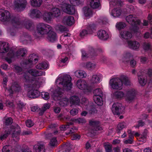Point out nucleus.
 Segmentation results:
<instances>
[{"mask_svg": "<svg viewBox=\"0 0 152 152\" xmlns=\"http://www.w3.org/2000/svg\"><path fill=\"white\" fill-rule=\"evenodd\" d=\"M72 78L70 75L66 74H60L58 77L55 81L56 84L57 86L54 91L53 88L50 89L51 95L55 100L58 101L59 104L62 106L67 105L69 102L72 104H79L80 99L76 96L70 97L69 100L65 98L62 95V91L64 89L67 91L70 90L72 88V84L71 81Z\"/></svg>", "mask_w": 152, "mask_h": 152, "instance_id": "nucleus-1", "label": "nucleus"}, {"mask_svg": "<svg viewBox=\"0 0 152 152\" xmlns=\"http://www.w3.org/2000/svg\"><path fill=\"white\" fill-rule=\"evenodd\" d=\"M45 72L38 70L35 69H31L28 72L23 74V81L24 83L25 87L28 90L27 96L30 98H35L38 97L40 95L39 91L35 88H38L41 86L45 83V79L41 77L38 79L31 78L30 76L34 77L44 75Z\"/></svg>", "mask_w": 152, "mask_h": 152, "instance_id": "nucleus-2", "label": "nucleus"}, {"mask_svg": "<svg viewBox=\"0 0 152 152\" xmlns=\"http://www.w3.org/2000/svg\"><path fill=\"white\" fill-rule=\"evenodd\" d=\"M37 33L41 35L46 34L47 39L51 42L56 41L57 39L55 32L53 31L52 27L49 25L43 23H39L36 27Z\"/></svg>", "mask_w": 152, "mask_h": 152, "instance_id": "nucleus-3", "label": "nucleus"}, {"mask_svg": "<svg viewBox=\"0 0 152 152\" xmlns=\"http://www.w3.org/2000/svg\"><path fill=\"white\" fill-rule=\"evenodd\" d=\"M128 85L130 84V81L128 77L125 75H121L120 78H113L109 81V86L112 89L121 90L123 88V84Z\"/></svg>", "mask_w": 152, "mask_h": 152, "instance_id": "nucleus-4", "label": "nucleus"}, {"mask_svg": "<svg viewBox=\"0 0 152 152\" xmlns=\"http://www.w3.org/2000/svg\"><path fill=\"white\" fill-rule=\"evenodd\" d=\"M20 128L17 124H15L14 126H12L10 129L7 131V130L4 129V131L0 133V139L3 140L6 138L9 135H12L13 140L17 141L19 139V135L20 133Z\"/></svg>", "mask_w": 152, "mask_h": 152, "instance_id": "nucleus-5", "label": "nucleus"}, {"mask_svg": "<svg viewBox=\"0 0 152 152\" xmlns=\"http://www.w3.org/2000/svg\"><path fill=\"white\" fill-rule=\"evenodd\" d=\"M135 92L134 89H131L127 91L125 95L122 91H117L113 94V96L119 99H121L125 98L126 101L128 102H130L134 99Z\"/></svg>", "mask_w": 152, "mask_h": 152, "instance_id": "nucleus-6", "label": "nucleus"}, {"mask_svg": "<svg viewBox=\"0 0 152 152\" xmlns=\"http://www.w3.org/2000/svg\"><path fill=\"white\" fill-rule=\"evenodd\" d=\"M139 30L137 27L134 26L133 27L131 32L126 31L123 30L119 32V37L121 39H131L132 37V33L137 34L139 32Z\"/></svg>", "mask_w": 152, "mask_h": 152, "instance_id": "nucleus-7", "label": "nucleus"}, {"mask_svg": "<svg viewBox=\"0 0 152 152\" xmlns=\"http://www.w3.org/2000/svg\"><path fill=\"white\" fill-rule=\"evenodd\" d=\"M26 53V50L25 49L22 48L18 50L17 52L14 54L12 50H10L7 54V57H5V59L9 63H10L12 62L11 58L14 57L16 56L19 57V56H24Z\"/></svg>", "mask_w": 152, "mask_h": 152, "instance_id": "nucleus-8", "label": "nucleus"}, {"mask_svg": "<svg viewBox=\"0 0 152 152\" xmlns=\"http://www.w3.org/2000/svg\"><path fill=\"white\" fill-rule=\"evenodd\" d=\"M93 99L95 103L98 105L101 106L103 104L102 97L103 93L100 88H97L93 91Z\"/></svg>", "mask_w": 152, "mask_h": 152, "instance_id": "nucleus-9", "label": "nucleus"}, {"mask_svg": "<svg viewBox=\"0 0 152 152\" xmlns=\"http://www.w3.org/2000/svg\"><path fill=\"white\" fill-rule=\"evenodd\" d=\"M59 7L64 12L70 15H73L75 12V7L65 1H63L62 3L60 4Z\"/></svg>", "mask_w": 152, "mask_h": 152, "instance_id": "nucleus-10", "label": "nucleus"}, {"mask_svg": "<svg viewBox=\"0 0 152 152\" xmlns=\"http://www.w3.org/2000/svg\"><path fill=\"white\" fill-rule=\"evenodd\" d=\"M76 86L79 89L85 92H90L92 89V87L89 86L86 81L84 80H78L76 82Z\"/></svg>", "mask_w": 152, "mask_h": 152, "instance_id": "nucleus-11", "label": "nucleus"}, {"mask_svg": "<svg viewBox=\"0 0 152 152\" xmlns=\"http://www.w3.org/2000/svg\"><path fill=\"white\" fill-rule=\"evenodd\" d=\"M12 23L16 28H20L23 26L29 29H30L31 27H33V25L32 22L30 21H21L19 20L16 19L13 21Z\"/></svg>", "mask_w": 152, "mask_h": 152, "instance_id": "nucleus-12", "label": "nucleus"}, {"mask_svg": "<svg viewBox=\"0 0 152 152\" xmlns=\"http://www.w3.org/2000/svg\"><path fill=\"white\" fill-rule=\"evenodd\" d=\"M26 4V0H15L14 4L15 9L18 11L23 10Z\"/></svg>", "mask_w": 152, "mask_h": 152, "instance_id": "nucleus-13", "label": "nucleus"}, {"mask_svg": "<svg viewBox=\"0 0 152 152\" xmlns=\"http://www.w3.org/2000/svg\"><path fill=\"white\" fill-rule=\"evenodd\" d=\"M126 20L130 24L134 26L133 27L136 26L139 29V28L136 26L140 24V21L137 19L135 16L132 15H129L126 17Z\"/></svg>", "mask_w": 152, "mask_h": 152, "instance_id": "nucleus-14", "label": "nucleus"}, {"mask_svg": "<svg viewBox=\"0 0 152 152\" xmlns=\"http://www.w3.org/2000/svg\"><path fill=\"white\" fill-rule=\"evenodd\" d=\"M124 109L121 104L118 103H114L112 108V111L115 115H118L121 113L122 110Z\"/></svg>", "mask_w": 152, "mask_h": 152, "instance_id": "nucleus-15", "label": "nucleus"}, {"mask_svg": "<svg viewBox=\"0 0 152 152\" xmlns=\"http://www.w3.org/2000/svg\"><path fill=\"white\" fill-rule=\"evenodd\" d=\"M38 61V57L37 55L35 54H32L30 55L26 61L25 64L27 66H30L33 64H35Z\"/></svg>", "mask_w": 152, "mask_h": 152, "instance_id": "nucleus-16", "label": "nucleus"}, {"mask_svg": "<svg viewBox=\"0 0 152 152\" xmlns=\"http://www.w3.org/2000/svg\"><path fill=\"white\" fill-rule=\"evenodd\" d=\"M102 75L100 73H96L91 76L90 82L91 84H97L102 81Z\"/></svg>", "mask_w": 152, "mask_h": 152, "instance_id": "nucleus-17", "label": "nucleus"}, {"mask_svg": "<svg viewBox=\"0 0 152 152\" xmlns=\"http://www.w3.org/2000/svg\"><path fill=\"white\" fill-rule=\"evenodd\" d=\"M10 14L7 11L3 9H0V20L3 22L8 21L10 18Z\"/></svg>", "mask_w": 152, "mask_h": 152, "instance_id": "nucleus-18", "label": "nucleus"}, {"mask_svg": "<svg viewBox=\"0 0 152 152\" xmlns=\"http://www.w3.org/2000/svg\"><path fill=\"white\" fill-rule=\"evenodd\" d=\"M96 26L92 24L88 27L86 29L83 30L80 33V35L83 37L88 34H91L96 30Z\"/></svg>", "mask_w": 152, "mask_h": 152, "instance_id": "nucleus-19", "label": "nucleus"}, {"mask_svg": "<svg viewBox=\"0 0 152 152\" xmlns=\"http://www.w3.org/2000/svg\"><path fill=\"white\" fill-rule=\"evenodd\" d=\"M20 89V87L19 85L16 82L14 83L13 84L11 88L7 89L5 91L7 93V95H10L13 93L14 92L18 91Z\"/></svg>", "mask_w": 152, "mask_h": 152, "instance_id": "nucleus-20", "label": "nucleus"}, {"mask_svg": "<svg viewBox=\"0 0 152 152\" xmlns=\"http://www.w3.org/2000/svg\"><path fill=\"white\" fill-rule=\"evenodd\" d=\"M109 33L105 31L101 30L98 31L97 35L98 37L102 40H106L109 37Z\"/></svg>", "mask_w": 152, "mask_h": 152, "instance_id": "nucleus-21", "label": "nucleus"}, {"mask_svg": "<svg viewBox=\"0 0 152 152\" xmlns=\"http://www.w3.org/2000/svg\"><path fill=\"white\" fill-rule=\"evenodd\" d=\"M74 18L72 16H67L64 17L62 22L64 24L69 26H71L74 23Z\"/></svg>", "mask_w": 152, "mask_h": 152, "instance_id": "nucleus-22", "label": "nucleus"}, {"mask_svg": "<svg viewBox=\"0 0 152 152\" xmlns=\"http://www.w3.org/2000/svg\"><path fill=\"white\" fill-rule=\"evenodd\" d=\"M128 47L133 50H137L140 47V44L137 42L135 41L129 40L127 41Z\"/></svg>", "mask_w": 152, "mask_h": 152, "instance_id": "nucleus-23", "label": "nucleus"}, {"mask_svg": "<svg viewBox=\"0 0 152 152\" xmlns=\"http://www.w3.org/2000/svg\"><path fill=\"white\" fill-rule=\"evenodd\" d=\"M9 50L8 43L5 42H0V53H5Z\"/></svg>", "mask_w": 152, "mask_h": 152, "instance_id": "nucleus-24", "label": "nucleus"}, {"mask_svg": "<svg viewBox=\"0 0 152 152\" xmlns=\"http://www.w3.org/2000/svg\"><path fill=\"white\" fill-rule=\"evenodd\" d=\"M41 12L37 9H33L30 11L29 15L32 18H39L41 16Z\"/></svg>", "mask_w": 152, "mask_h": 152, "instance_id": "nucleus-25", "label": "nucleus"}, {"mask_svg": "<svg viewBox=\"0 0 152 152\" xmlns=\"http://www.w3.org/2000/svg\"><path fill=\"white\" fill-rule=\"evenodd\" d=\"M90 5L93 9H100L101 8L99 0H91Z\"/></svg>", "mask_w": 152, "mask_h": 152, "instance_id": "nucleus-26", "label": "nucleus"}, {"mask_svg": "<svg viewBox=\"0 0 152 152\" xmlns=\"http://www.w3.org/2000/svg\"><path fill=\"white\" fill-rule=\"evenodd\" d=\"M74 73L76 77L79 78H83L86 76L85 72L82 70H77L74 72Z\"/></svg>", "mask_w": 152, "mask_h": 152, "instance_id": "nucleus-27", "label": "nucleus"}, {"mask_svg": "<svg viewBox=\"0 0 152 152\" xmlns=\"http://www.w3.org/2000/svg\"><path fill=\"white\" fill-rule=\"evenodd\" d=\"M99 122L94 120H91L89 121V124L90 126L94 127L95 131L101 130L102 129V127L99 126Z\"/></svg>", "mask_w": 152, "mask_h": 152, "instance_id": "nucleus-28", "label": "nucleus"}, {"mask_svg": "<svg viewBox=\"0 0 152 152\" xmlns=\"http://www.w3.org/2000/svg\"><path fill=\"white\" fill-rule=\"evenodd\" d=\"M122 13L121 9L119 8H115L113 9L110 12L111 15L114 18H116L120 16Z\"/></svg>", "mask_w": 152, "mask_h": 152, "instance_id": "nucleus-29", "label": "nucleus"}, {"mask_svg": "<svg viewBox=\"0 0 152 152\" xmlns=\"http://www.w3.org/2000/svg\"><path fill=\"white\" fill-rule=\"evenodd\" d=\"M52 17H57L61 15V12L59 9L56 8H52L50 12Z\"/></svg>", "mask_w": 152, "mask_h": 152, "instance_id": "nucleus-30", "label": "nucleus"}, {"mask_svg": "<svg viewBox=\"0 0 152 152\" xmlns=\"http://www.w3.org/2000/svg\"><path fill=\"white\" fill-rule=\"evenodd\" d=\"M55 28L57 31L60 33H66L68 31L65 27L60 24L56 25Z\"/></svg>", "mask_w": 152, "mask_h": 152, "instance_id": "nucleus-31", "label": "nucleus"}, {"mask_svg": "<svg viewBox=\"0 0 152 152\" xmlns=\"http://www.w3.org/2000/svg\"><path fill=\"white\" fill-rule=\"evenodd\" d=\"M52 17L50 12H44L42 16L43 20L47 23H49L50 22Z\"/></svg>", "mask_w": 152, "mask_h": 152, "instance_id": "nucleus-32", "label": "nucleus"}, {"mask_svg": "<svg viewBox=\"0 0 152 152\" xmlns=\"http://www.w3.org/2000/svg\"><path fill=\"white\" fill-rule=\"evenodd\" d=\"M84 14L87 18H90L92 15V11L91 9L88 7H85L83 8Z\"/></svg>", "mask_w": 152, "mask_h": 152, "instance_id": "nucleus-33", "label": "nucleus"}, {"mask_svg": "<svg viewBox=\"0 0 152 152\" xmlns=\"http://www.w3.org/2000/svg\"><path fill=\"white\" fill-rule=\"evenodd\" d=\"M30 2L32 6L39 7L41 5L42 1V0H30Z\"/></svg>", "mask_w": 152, "mask_h": 152, "instance_id": "nucleus-34", "label": "nucleus"}, {"mask_svg": "<svg viewBox=\"0 0 152 152\" xmlns=\"http://www.w3.org/2000/svg\"><path fill=\"white\" fill-rule=\"evenodd\" d=\"M48 63L45 62L39 63L36 66V68L39 69H45L48 68Z\"/></svg>", "mask_w": 152, "mask_h": 152, "instance_id": "nucleus-35", "label": "nucleus"}, {"mask_svg": "<svg viewBox=\"0 0 152 152\" xmlns=\"http://www.w3.org/2000/svg\"><path fill=\"white\" fill-rule=\"evenodd\" d=\"M34 148L36 152H45V149L43 145L38 144L35 145Z\"/></svg>", "mask_w": 152, "mask_h": 152, "instance_id": "nucleus-36", "label": "nucleus"}, {"mask_svg": "<svg viewBox=\"0 0 152 152\" xmlns=\"http://www.w3.org/2000/svg\"><path fill=\"white\" fill-rule=\"evenodd\" d=\"M126 26V23L122 22H117L115 25L116 28L119 30L124 28Z\"/></svg>", "mask_w": 152, "mask_h": 152, "instance_id": "nucleus-37", "label": "nucleus"}, {"mask_svg": "<svg viewBox=\"0 0 152 152\" xmlns=\"http://www.w3.org/2000/svg\"><path fill=\"white\" fill-rule=\"evenodd\" d=\"M104 146L106 152H112V145L109 142H107L104 143Z\"/></svg>", "mask_w": 152, "mask_h": 152, "instance_id": "nucleus-38", "label": "nucleus"}, {"mask_svg": "<svg viewBox=\"0 0 152 152\" xmlns=\"http://www.w3.org/2000/svg\"><path fill=\"white\" fill-rule=\"evenodd\" d=\"M84 67L89 70H91L96 67V65L95 63L87 62L84 66Z\"/></svg>", "mask_w": 152, "mask_h": 152, "instance_id": "nucleus-39", "label": "nucleus"}, {"mask_svg": "<svg viewBox=\"0 0 152 152\" xmlns=\"http://www.w3.org/2000/svg\"><path fill=\"white\" fill-rule=\"evenodd\" d=\"M82 107L86 110H88V107L89 106H88V100L85 98H83L82 100Z\"/></svg>", "mask_w": 152, "mask_h": 152, "instance_id": "nucleus-40", "label": "nucleus"}, {"mask_svg": "<svg viewBox=\"0 0 152 152\" xmlns=\"http://www.w3.org/2000/svg\"><path fill=\"white\" fill-rule=\"evenodd\" d=\"M127 132L129 134V136L130 137L134 138V136L136 137L139 136V134L137 132H135L134 131L132 132L130 130L128 129Z\"/></svg>", "mask_w": 152, "mask_h": 152, "instance_id": "nucleus-41", "label": "nucleus"}, {"mask_svg": "<svg viewBox=\"0 0 152 152\" xmlns=\"http://www.w3.org/2000/svg\"><path fill=\"white\" fill-rule=\"evenodd\" d=\"M132 55L131 53L129 52H126L124 54L122 58V60L124 61L126 60L127 61L129 58L132 57Z\"/></svg>", "mask_w": 152, "mask_h": 152, "instance_id": "nucleus-42", "label": "nucleus"}, {"mask_svg": "<svg viewBox=\"0 0 152 152\" xmlns=\"http://www.w3.org/2000/svg\"><path fill=\"white\" fill-rule=\"evenodd\" d=\"M72 123H67L66 125H62L60 127V129L61 131H65L67 129L70 127V126L72 125Z\"/></svg>", "mask_w": 152, "mask_h": 152, "instance_id": "nucleus-43", "label": "nucleus"}, {"mask_svg": "<svg viewBox=\"0 0 152 152\" xmlns=\"http://www.w3.org/2000/svg\"><path fill=\"white\" fill-rule=\"evenodd\" d=\"M70 34L69 33H67L66 34H64L61 36L60 37V40L64 45H67V41L65 39L64 37L67 36H70Z\"/></svg>", "mask_w": 152, "mask_h": 152, "instance_id": "nucleus-44", "label": "nucleus"}, {"mask_svg": "<svg viewBox=\"0 0 152 152\" xmlns=\"http://www.w3.org/2000/svg\"><path fill=\"white\" fill-rule=\"evenodd\" d=\"M50 145L53 147L56 145L58 144V142L56 137H53L50 140Z\"/></svg>", "mask_w": 152, "mask_h": 152, "instance_id": "nucleus-45", "label": "nucleus"}, {"mask_svg": "<svg viewBox=\"0 0 152 152\" xmlns=\"http://www.w3.org/2000/svg\"><path fill=\"white\" fill-rule=\"evenodd\" d=\"M72 120L73 121L79 124H83L86 122V120L85 119L80 118L77 119L73 118Z\"/></svg>", "mask_w": 152, "mask_h": 152, "instance_id": "nucleus-46", "label": "nucleus"}, {"mask_svg": "<svg viewBox=\"0 0 152 152\" xmlns=\"http://www.w3.org/2000/svg\"><path fill=\"white\" fill-rule=\"evenodd\" d=\"M11 146L10 145L4 146L2 149V152H11L12 150Z\"/></svg>", "mask_w": 152, "mask_h": 152, "instance_id": "nucleus-47", "label": "nucleus"}, {"mask_svg": "<svg viewBox=\"0 0 152 152\" xmlns=\"http://www.w3.org/2000/svg\"><path fill=\"white\" fill-rule=\"evenodd\" d=\"M13 122L12 118L10 117L6 118L4 121V124L6 126H8L11 124Z\"/></svg>", "mask_w": 152, "mask_h": 152, "instance_id": "nucleus-48", "label": "nucleus"}, {"mask_svg": "<svg viewBox=\"0 0 152 152\" xmlns=\"http://www.w3.org/2000/svg\"><path fill=\"white\" fill-rule=\"evenodd\" d=\"M127 126L126 124L124 122H122L119 124L117 126V129L118 130H121Z\"/></svg>", "mask_w": 152, "mask_h": 152, "instance_id": "nucleus-49", "label": "nucleus"}, {"mask_svg": "<svg viewBox=\"0 0 152 152\" xmlns=\"http://www.w3.org/2000/svg\"><path fill=\"white\" fill-rule=\"evenodd\" d=\"M81 53L82 58L83 60L84 61L86 60L89 57L88 54H87L84 50H82Z\"/></svg>", "mask_w": 152, "mask_h": 152, "instance_id": "nucleus-50", "label": "nucleus"}, {"mask_svg": "<svg viewBox=\"0 0 152 152\" xmlns=\"http://www.w3.org/2000/svg\"><path fill=\"white\" fill-rule=\"evenodd\" d=\"M41 95L42 97L45 100L48 99L50 97L49 94L47 92H42L41 93Z\"/></svg>", "mask_w": 152, "mask_h": 152, "instance_id": "nucleus-51", "label": "nucleus"}, {"mask_svg": "<svg viewBox=\"0 0 152 152\" xmlns=\"http://www.w3.org/2000/svg\"><path fill=\"white\" fill-rule=\"evenodd\" d=\"M139 83L141 86H144L146 84V81L143 79L142 76L138 75Z\"/></svg>", "mask_w": 152, "mask_h": 152, "instance_id": "nucleus-52", "label": "nucleus"}, {"mask_svg": "<svg viewBox=\"0 0 152 152\" xmlns=\"http://www.w3.org/2000/svg\"><path fill=\"white\" fill-rule=\"evenodd\" d=\"M82 0H69L71 4L74 6L79 5L80 4Z\"/></svg>", "mask_w": 152, "mask_h": 152, "instance_id": "nucleus-53", "label": "nucleus"}, {"mask_svg": "<svg viewBox=\"0 0 152 152\" xmlns=\"http://www.w3.org/2000/svg\"><path fill=\"white\" fill-rule=\"evenodd\" d=\"M50 105L48 103L44 104L41 108V111L42 113H44L47 109L50 108Z\"/></svg>", "mask_w": 152, "mask_h": 152, "instance_id": "nucleus-54", "label": "nucleus"}, {"mask_svg": "<svg viewBox=\"0 0 152 152\" xmlns=\"http://www.w3.org/2000/svg\"><path fill=\"white\" fill-rule=\"evenodd\" d=\"M129 137V139L125 140L124 142L125 144H131L132 143L133 140V137Z\"/></svg>", "mask_w": 152, "mask_h": 152, "instance_id": "nucleus-55", "label": "nucleus"}, {"mask_svg": "<svg viewBox=\"0 0 152 152\" xmlns=\"http://www.w3.org/2000/svg\"><path fill=\"white\" fill-rule=\"evenodd\" d=\"M117 4V1L116 0H110V9L113 7V6L116 5Z\"/></svg>", "mask_w": 152, "mask_h": 152, "instance_id": "nucleus-56", "label": "nucleus"}, {"mask_svg": "<svg viewBox=\"0 0 152 152\" xmlns=\"http://www.w3.org/2000/svg\"><path fill=\"white\" fill-rule=\"evenodd\" d=\"M26 126L28 127H30L34 125V123L30 120H27L26 122Z\"/></svg>", "mask_w": 152, "mask_h": 152, "instance_id": "nucleus-57", "label": "nucleus"}, {"mask_svg": "<svg viewBox=\"0 0 152 152\" xmlns=\"http://www.w3.org/2000/svg\"><path fill=\"white\" fill-rule=\"evenodd\" d=\"M77 128L75 127H73L70 129L69 132L66 133V135H68L69 134H72L75 132V131L77 130Z\"/></svg>", "mask_w": 152, "mask_h": 152, "instance_id": "nucleus-58", "label": "nucleus"}, {"mask_svg": "<svg viewBox=\"0 0 152 152\" xmlns=\"http://www.w3.org/2000/svg\"><path fill=\"white\" fill-rule=\"evenodd\" d=\"M68 58L66 56H62L60 59V61L61 63H64L68 61Z\"/></svg>", "mask_w": 152, "mask_h": 152, "instance_id": "nucleus-59", "label": "nucleus"}, {"mask_svg": "<svg viewBox=\"0 0 152 152\" xmlns=\"http://www.w3.org/2000/svg\"><path fill=\"white\" fill-rule=\"evenodd\" d=\"M146 133L143 134L140 137L139 141H142L143 142H145L146 141Z\"/></svg>", "mask_w": 152, "mask_h": 152, "instance_id": "nucleus-60", "label": "nucleus"}, {"mask_svg": "<svg viewBox=\"0 0 152 152\" xmlns=\"http://www.w3.org/2000/svg\"><path fill=\"white\" fill-rule=\"evenodd\" d=\"M78 113V110L76 109H73L72 110H71L70 111V113L71 115H75L77 114Z\"/></svg>", "mask_w": 152, "mask_h": 152, "instance_id": "nucleus-61", "label": "nucleus"}, {"mask_svg": "<svg viewBox=\"0 0 152 152\" xmlns=\"http://www.w3.org/2000/svg\"><path fill=\"white\" fill-rule=\"evenodd\" d=\"M80 136L78 134H73L71 137L72 140H79L80 138Z\"/></svg>", "mask_w": 152, "mask_h": 152, "instance_id": "nucleus-62", "label": "nucleus"}, {"mask_svg": "<svg viewBox=\"0 0 152 152\" xmlns=\"http://www.w3.org/2000/svg\"><path fill=\"white\" fill-rule=\"evenodd\" d=\"M39 109L37 106H34L31 107V110L32 111L35 112L37 111Z\"/></svg>", "mask_w": 152, "mask_h": 152, "instance_id": "nucleus-63", "label": "nucleus"}, {"mask_svg": "<svg viewBox=\"0 0 152 152\" xmlns=\"http://www.w3.org/2000/svg\"><path fill=\"white\" fill-rule=\"evenodd\" d=\"M121 147L118 146L115 147L113 148V152H121Z\"/></svg>", "mask_w": 152, "mask_h": 152, "instance_id": "nucleus-64", "label": "nucleus"}]
</instances>
